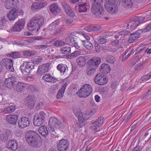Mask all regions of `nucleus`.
<instances>
[{
	"mask_svg": "<svg viewBox=\"0 0 151 151\" xmlns=\"http://www.w3.org/2000/svg\"><path fill=\"white\" fill-rule=\"evenodd\" d=\"M26 139L30 146L39 147L42 145V139L39 134L34 131H29L25 134Z\"/></svg>",
	"mask_w": 151,
	"mask_h": 151,
	"instance_id": "nucleus-1",
	"label": "nucleus"
},
{
	"mask_svg": "<svg viewBox=\"0 0 151 151\" xmlns=\"http://www.w3.org/2000/svg\"><path fill=\"white\" fill-rule=\"evenodd\" d=\"M44 24V19L43 17H34L29 21L27 25L28 29L33 32H36Z\"/></svg>",
	"mask_w": 151,
	"mask_h": 151,
	"instance_id": "nucleus-2",
	"label": "nucleus"
},
{
	"mask_svg": "<svg viewBox=\"0 0 151 151\" xmlns=\"http://www.w3.org/2000/svg\"><path fill=\"white\" fill-rule=\"evenodd\" d=\"M4 77L6 78L4 81V84L6 87L9 89L14 88L17 83V78L9 72L5 73Z\"/></svg>",
	"mask_w": 151,
	"mask_h": 151,
	"instance_id": "nucleus-3",
	"label": "nucleus"
},
{
	"mask_svg": "<svg viewBox=\"0 0 151 151\" xmlns=\"http://www.w3.org/2000/svg\"><path fill=\"white\" fill-rule=\"evenodd\" d=\"M103 9L100 4L93 3L91 7V12L95 17L97 19L103 18Z\"/></svg>",
	"mask_w": 151,
	"mask_h": 151,
	"instance_id": "nucleus-4",
	"label": "nucleus"
},
{
	"mask_svg": "<svg viewBox=\"0 0 151 151\" xmlns=\"http://www.w3.org/2000/svg\"><path fill=\"white\" fill-rule=\"evenodd\" d=\"M93 88L89 84H85L77 92V94L80 97L86 98L89 96L92 92Z\"/></svg>",
	"mask_w": 151,
	"mask_h": 151,
	"instance_id": "nucleus-5",
	"label": "nucleus"
},
{
	"mask_svg": "<svg viewBox=\"0 0 151 151\" xmlns=\"http://www.w3.org/2000/svg\"><path fill=\"white\" fill-rule=\"evenodd\" d=\"M104 6L106 10L112 14H115L118 11V7L113 0H105Z\"/></svg>",
	"mask_w": 151,
	"mask_h": 151,
	"instance_id": "nucleus-6",
	"label": "nucleus"
},
{
	"mask_svg": "<svg viewBox=\"0 0 151 151\" xmlns=\"http://www.w3.org/2000/svg\"><path fill=\"white\" fill-rule=\"evenodd\" d=\"M145 19L144 17L140 18L136 16L134 17L133 18L128 21V24H127V28H130L131 29H134Z\"/></svg>",
	"mask_w": 151,
	"mask_h": 151,
	"instance_id": "nucleus-7",
	"label": "nucleus"
},
{
	"mask_svg": "<svg viewBox=\"0 0 151 151\" xmlns=\"http://www.w3.org/2000/svg\"><path fill=\"white\" fill-rule=\"evenodd\" d=\"M35 66L32 62H24L20 68L22 73L25 75H28L32 70L35 69Z\"/></svg>",
	"mask_w": 151,
	"mask_h": 151,
	"instance_id": "nucleus-8",
	"label": "nucleus"
},
{
	"mask_svg": "<svg viewBox=\"0 0 151 151\" xmlns=\"http://www.w3.org/2000/svg\"><path fill=\"white\" fill-rule=\"evenodd\" d=\"M95 83L99 85H103L108 82V79L106 76H103L100 74H97L94 79Z\"/></svg>",
	"mask_w": 151,
	"mask_h": 151,
	"instance_id": "nucleus-9",
	"label": "nucleus"
},
{
	"mask_svg": "<svg viewBox=\"0 0 151 151\" xmlns=\"http://www.w3.org/2000/svg\"><path fill=\"white\" fill-rule=\"evenodd\" d=\"M57 147L58 151H66L69 147V143L66 139H62L59 141Z\"/></svg>",
	"mask_w": 151,
	"mask_h": 151,
	"instance_id": "nucleus-10",
	"label": "nucleus"
},
{
	"mask_svg": "<svg viewBox=\"0 0 151 151\" xmlns=\"http://www.w3.org/2000/svg\"><path fill=\"white\" fill-rule=\"evenodd\" d=\"M25 22L23 19L19 20L11 29L12 32H19L24 28L25 24Z\"/></svg>",
	"mask_w": 151,
	"mask_h": 151,
	"instance_id": "nucleus-11",
	"label": "nucleus"
},
{
	"mask_svg": "<svg viewBox=\"0 0 151 151\" xmlns=\"http://www.w3.org/2000/svg\"><path fill=\"white\" fill-rule=\"evenodd\" d=\"M58 120L55 117H51L50 118L48 122V128L50 131L53 132L55 129L58 128Z\"/></svg>",
	"mask_w": 151,
	"mask_h": 151,
	"instance_id": "nucleus-12",
	"label": "nucleus"
},
{
	"mask_svg": "<svg viewBox=\"0 0 151 151\" xmlns=\"http://www.w3.org/2000/svg\"><path fill=\"white\" fill-rule=\"evenodd\" d=\"M29 124V119L26 116L21 117L18 121V126L20 129H24L28 127Z\"/></svg>",
	"mask_w": 151,
	"mask_h": 151,
	"instance_id": "nucleus-13",
	"label": "nucleus"
},
{
	"mask_svg": "<svg viewBox=\"0 0 151 151\" xmlns=\"http://www.w3.org/2000/svg\"><path fill=\"white\" fill-rule=\"evenodd\" d=\"M3 65L6 68L11 72H13V60L9 58H5L2 59Z\"/></svg>",
	"mask_w": 151,
	"mask_h": 151,
	"instance_id": "nucleus-14",
	"label": "nucleus"
},
{
	"mask_svg": "<svg viewBox=\"0 0 151 151\" xmlns=\"http://www.w3.org/2000/svg\"><path fill=\"white\" fill-rule=\"evenodd\" d=\"M19 12L15 8L11 9L8 13V19L10 21H13L18 17Z\"/></svg>",
	"mask_w": 151,
	"mask_h": 151,
	"instance_id": "nucleus-15",
	"label": "nucleus"
},
{
	"mask_svg": "<svg viewBox=\"0 0 151 151\" xmlns=\"http://www.w3.org/2000/svg\"><path fill=\"white\" fill-rule=\"evenodd\" d=\"M12 134L11 131L8 129L5 130L3 133L0 134V140L3 142H6Z\"/></svg>",
	"mask_w": 151,
	"mask_h": 151,
	"instance_id": "nucleus-16",
	"label": "nucleus"
},
{
	"mask_svg": "<svg viewBox=\"0 0 151 151\" xmlns=\"http://www.w3.org/2000/svg\"><path fill=\"white\" fill-rule=\"evenodd\" d=\"M101 61V59L99 57L93 58L89 60L88 65L96 69L100 63Z\"/></svg>",
	"mask_w": 151,
	"mask_h": 151,
	"instance_id": "nucleus-17",
	"label": "nucleus"
},
{
	"mask_svg": "<svg viewBox=\"0 0 151 151\" xmlns=\"http://www.w3.org/2000/svg\"><path fill=\"white\" fill-rule=\"evenodd\" d=\"M104 118L103 117H99L96 121L93 122L92 124V129L96 131L99 130L100 127L103 122Z\"/></svg>",
	"mask_w": 151,
	"mask_h": 151,
	"instance_id": "nucleus-18",
	"label": "nucleus"
},
{
	"mask_svg": "<svg viewBox=\"0 0 151 151\" xmlns=\"http://www.w3.org/2000/svg\"><path fill=\"white\" fill-rule=\"evenodd\" d=\"M49 65L48 64H44L39 66L38 69L37 73L38 75H42L47 72L48 70Z\"/></svg>",
	"mask_w": 151,
	"mask_h": 151,
	"instance_id": "nucleus-19",
	"label": "nucleus"
},
{
	"mask_svg": "<svg viewBox=\"0 0 151 151\" xmlns=\"http://www.w3.org/2000/svg\"><path fill=\"white\" fill-rule=\"evenodd\" d=\"M18 116L17 115H11L7 116L6 119L9 124L15 125L17 124Z\"/></svg>",
	"mask_w": 151,
	"mask_h": 151,
	"instance_id": "nucleus-20",
	"label": "nucleus"
},
{
	"mask_svg": "<svg viewBox=\"0 0 151 151\" xmlns=\"http://www.w3.org/2000/svg\"><path fill=\"white\" fill-rule=\"evenodd\" d=\"M73 111L76 116L78 118L79 121H85L86 118L85 117V114H82L81 110L79 108H76L73 110Z\"/></svg>",
	"mask_w": 151,
	"mask_h": 151,
	"instance_id": "nucleus-21",
	"label": "nucleus"
},
{
	"mask_svg": "<svg viewBox=\"0 0 151 151\" xmlns=\"http://www.w3.org/2000/svg\"><path fill=\"white\" fill-rule=\"evenodd\" d=\"M50 10L53 14H56L60 12V9L56 4H54L49 6Z\"/></svg>",
	"mask_w": 151,
	"mask_h": 151,
	"instance_id": "nucleus-22",
	"label": "nucleus"
},
{
	"mask_svg": "<svg viewBox=\"0 0 151 151\" xmlns=\"http://www.w3.org/2000/svg\"><path fill=\"white\" fill-rule=\"evenodd\" d=\"M7 147L13 150H15L18 147L17 143L15 140H9L7 145Z\"/></svg>",
	"mask_w": 151,
	"mask_h": 151,
	"instance_id": "nucleus-23",
	"label": "nucleus"
},
{
	"mask_svg": "<svg viewBox=\"0 0 151 151\" xmlns=\"http://www.w3.org/2000/svg\"><path fill=\"white\" fill-rule=\"evenodd\" d=\"M39 133L44 137H45L49 134L48 131L46 126H42L39 128Z\"/></svg>",
	"mask_w": 151,
	"mask_h": 151,
	"instance_id": "nucleus-24",
	"label": "nucleus"
},
{
	"mask_svg": "<svg viewBox=\"0 0 151 151\" xmlns=\"http://www.w3.org/2000/svg\"><path fill=\"white\" fill-rule=\"evenodd\" d=\"M34 97L31 96H28L26 99V105L30 108H33L34 106Z\"/></svg>",
	"mask_w": 151,
	"mask_h": 151,
	"instance_id": "nucleus-25",
	"label": "nucleus"
},
{
	"mask_svg": "<svg viewBox=\"0 0 151 151\" xmlns=\"http://www.w3.org/2000/svg\"><path fill=\"white\" fill-rule=\"evenodd\" d=\"M42 78L45 81L49 82L54 83L57 81L56 79L53 77L49 74H46L42 77Z\"/></svg>",
	"mask_w": 151,
	"mask_h": 151,
	"instance_id": "nucleus-26",
	"label": "nucleus"
},
{
	"mask_svg": "<svg viewBox=\"0 0 151 151\" xmlns=\"http://www.w3.org/2000/svg\"><path fill=\"white\" fill-rule=\"evenodd\" d=\"M100 71L104 73L107 74L109 73L111 70L109 66L105 63L102 64L100 68Z\"/></svg>",
	"mask_w": 151,
	"mask_h": 151,
	"instance_id": "nucleus-27",
	"label": "nucleus"
},
{
	"mask_svg": "<svg viewBox=\"0 0 151 151\" xmlns=\"http://www.w3.org/2000/svg\"><path fill=\"white\" fill-rule=\"evenodd\" d=\"M77 64L81 67L85 66L86 63V59L83 56H80L77 58L76 59Z\"/></svg>",
	"mask_w": 151,
	"mask_h": 151,
	"instance_id": "nucleus-28",
	"label": "nucleus"
},
{
	"mask_svg": "<svg viewBox=\"0 0 151 151\" xmlns=\"http://www.w3.org/2000/svg\"><path fill=\"white\" fill-rule=\"evenodd\" d=\"M44 121L40 119L37 115L34 117V124L35 126H40L44 122Z\"/></svg>",
	"mask_w": 151,
	"mask_h": 151,
	"instance_id": "nucleus-29",
	"label": "nucleus"
},
{
	"mask_svg": "<svg viewBox=\"0 0 151 151\" xmlns=\"http://www.w3.org/2000/svg\"><path fill=\"white\" fill-rule=\"evenodd\" d=\"M24 88L25 84L24 83L19 82L14 88V90L17 92H20L24 91Z\"/></svg>",
	"mask_w": 151,
	"mask_h": 151,
	"instance_id": "nucleus-30",
	"label": "nucleus"
},
{
	"mask_svg": "<svg viewBox=\"0 0 151 151\" xmlns=\"http://www.w3.org/2000/svg\"><path fill=\"white\" fill-rule=\"evenodd\" d=\"M76 40L77 39L76 38L71 37L70 40V41L68 42H66V44H68L70 45H72L75 47L76 48L78 49V48L80 47V46L78 44Z\"/></svg>",
	"mask_w": 151,
	"mask_h": 151,
	"instance_id": "nucleus-31",
	"label": "nucleus"
},
{
	"mask_svg": "<svg viewBox=\"0 0 151 151\" xmlns=\"http://www.w3.org/2000/svg\"><path fill=\"white\" fill-rule=\"evenodd\" d=\"M60 20L57 19L51 24L49 26V29L50 30H55L59 26L60 24Z\"/></svg>",
	"mask_w": 151,
	"mask_h": 151,
	"instance_id": "nucleus-32",
	"label": "nucleus"
},
{
	"mask_svg": "<svg viewBox=\"0 0 151 151\" xmlns=\"http://www.w3.org/2000/svg\"><path fill=\"white\" fill-rule=\"evenodd\" d=\"M85 124V121H79V122H76L74 127V130L76 132L78 131L80 128L84 126Z\"/></svg>",
	"mask_w": 151,
	"mask_h": 151,
	"instance_id": "nucleus-33",
	"label": "nucleus"
},
{
	"mask_svg": "<svg viewBox=\"0 0 151 151\" xmlns=\"http://www.w3.org/2000/svg\"><path fill=\"white\" fill-rule=\"evenodd\" d=\"M66 86V83L63 85L61 89L59 91L57 95V98L58 99H60L63 96V94L64 92Z\"/></svg>",
	"mask_w": 151,
	"mask_h": 151,
	"instance_id": "nucleus-34",
	"label": "nucleus"
},
{
	"mask_svg": "<svg viewBox=\"0 0 151 151\" xmlns=\"http://www.w3.org/2000/svg\"><path fill=\"white\" fill-rule=\"evenodd\" d=\"M57 68L61 73H64L68 70L67 66L66 65L62 64H58L57 66Z\"/></svg>",
	"mask_w": 151,
	"mask_h": 151,
	"instance_id": "nucleus-35",
	"label": "nucleus"
},
{
	"mask_svg": "<svg viewBox=\"0 0 151 151\" xmlns=\"http://www.w3.org/2000/svg\"><path fill=\"white\" fill-rule=\"evenodd\" d=\"M78 7V11L79 13L86 12L87 11V8L86 3L79 4Z\"/></svg>",
	"mask_w": 151,
	"mask_h": 151,
	"instance_id": "nucleus-36",
	"label": "nucleus"
},
{
	"mask_svg": "<svg viewBox=\"0 0 151 151\" xmlns=\"http://www.w3.org/2000/svg\"><path fill=\"white\" fill-rule=\"evenodd\" d=\"M82 42L83 46L88 50H91L93 49V46L91 42L88 41L83 40Z\"/></svg>",
	"mask_w": 151,
	"mask_h": 151,
	"instance_id": "nucleus-37",
	"label": "nucleus"
},
{
	"mask_svg": "<svg viewBox=\"0 0 151 151\" xmlns=\"http://www.w3.org/2000/svg\"><path fill=\"white\" fill-rule=\"evenodd\" d=\"M16 107L14 106H9L3 110V113L5 114H9L14 111Z\"/></svg>",
	"mask_w": 151,
	"mask_h": 151,
	"instance_id": "nucleus-38",
	"label": "nucleus"
},
{
	"mask_svg": "<svg viewBox=\"0 0 151 151\" xmlns=\"http://www.w3.org/2000/svg\"><path fill=\"white\" fill-rule=\"evenodd\" d=\"M123 6L126 8H131L133 5L131 0H121Z\"/></svg>",
	"mask_w": 151,
	"mask_h": 151,
	"instance_id": "nucleus-39",
	"label": "nucleus"
},
{
	"mask_svg": "<svg viewBox=\"0 0 151 151\" xmlns=\"http://www.w3.org/2000/svg\"><path fill=\"white\" fill-rule=\"evenodd\" d=\"M96 68L88 65L86 70L87 74L89 76H91L94 74L95 72Z\"/></svg>",
	"mask_w": 151,
	"mask_h": 151,
	"instance_id": "nucleus-40",
	"label": "nucleus"
},
{
	"mask_svg": "<svg viewBox=\"0 0 151 151\" xmlns=\"http://www.w3.org/2000/svg\"><path fill=\"white\" fill-rule=\"evenodd\" d=\"M138 38V36L136 35L134 33H132L129 38L128 43L130 44L133 43Z\"/></svg>",
	"mask_w": 151,
	"mask_h": 151,
	"instance_id": "nucleus-41",
	"label": "nucleus"
},
{
	"mask_svg": "<svg viewBox=\"0 0 151 151\" xmlns=\"http://www.w3.org/2000/svg\"><path fill=\"white\" fill-rule=\"evenodd\" d=\"M42 45L35 46V48L36 49H41L43 50L45 49L47 47V42L46 41H43L42 43Z\"/></svg>",
	"mask_w": 151,
	"mask_h": 151,
	"instance_id": "nucleus-42",
	"label": "nucleus"
},
{
	"mask_svg": "<svg viewBox=\"0 0 151 151\" xmlns=\"http://www.w3.org/2000/svg\"><path fill=\"white\" fill-rule=\"evenodd\" d=\"M60 50L62 54H68L71 52L70 47H63L60 49Z\"/></svg>",
	"mask_w": 151,
	"mask_h": 151,
	"instance_id": "nucleus-43",
	"label": "nucleus"
},
{
	"mask_svg": "<svg viewBox=\"0 0 151 151\" xmlns=\"http://www.w3.org/2000/svg\"><path fill=\"white\" fill-rule=\"evenodd\" d=\"M7 55L8 57L13 58H16L20 57L19 53L18 52H13L11 53L8 54Z\"/></svg>",
	"mask_w": 151,
	"mask_h": 151,
	"instance_id": "nucleus-44",
	"label": "nucleus"
},
{
	"mask_svg": "<svg viewBox=\"0 0 151 151\" xmlns=\"http://www.w3.org/2000/svg\"><path fill=\"white\" fill-rule=\"evenodd\" d=\"M66 44L65 42L61 40H57L54 42L53 44L56 47H61L63 46Z\"/></svg>",
	"mask_w": 151,
	"mask_h": 151,
	"instance_id": "nucleus-45",
	"label": "nucleus"
},
{
	"mask_svg": "<svg viewBox=\"0 0 151 151\" xmlns=\"http://www.w3.org/2000/svg\"><path fill=\"white\" fill-rule=\"evenodd\" d=\"M81 53V52L80 51H75L73 52L69 55L68 56L69 58H70L71 59L73 58L77 57L80 55Z\"/></svg>",
	"mask_w": 151,
	"mask_h": 151,
	"instance_id": "nucleus-46",
	"label": "nucleus"
},
{
	"mask_svg": "<svg viewBox=\"0 0 151 151\" xmlns=\"http://www.w3.org/2000/svg\"><path fill=\"white\" fill-rule=\"evenodd\" d=\"M37 116L44 122L47 118V114L43 111L40 112Z\"/></svg>",
	"mask_w": 151,
	"mask_h": 151,
	"instance_id": "nucleus-47",
	"label": "nucleus"
},
{
	"mask_svg": "<svg viewBox=\"0 0 151 151\" xmlns=\"http://www.w3.org/2000/svg\"><path fill=\"white\" fill-rule=\"evenodd\" d=\"M106 60L107 62L113 64L114 63L115 59L112 55H108L106 57Z\"/></svg>",
	"mask_w": 151,
	"mask_h": 151,
	"instance_id": "nucleus-48",
	"label": "nucleus"
},
{
	"mask_svg": "<svg viewBox=\"0 0 151 151\" xmlns=\"http://www.w3.org/2000/svg\"><path fill=\"white\" fill-rule=\"evenodd\" d=\"M24 56L26 57L31 56L35 55V52L31 51H24L23 52Z\"/></svg>",
	"mask_w": 151,
	"mask_h": 151,
	"instance_id": "nucleus-49",
	"label": "nucleus"
},
{
	"mask_svg": "<svg viewBox=\"0 0 151 151\" xmlns=\"http://www.w3.org/2000/svg\"><path fill=\"white\" fill-rule=\"evenodd\" d=\"M31 8L33 10H35L37 9H40V6L38 3H33L31 6Z\"/></svg>",
	"mask_w": 151,
	"mask_h": 151,
	"instance_id": "nucleus-50",
	"label": "nucleus"
},
{
	"mask_svg": "<svg viewBox=\"0 0 151 151\" xmlns=\"http://www.w3.org/2000/svg\"><path fill=\"white\" fill-rule=\"evenodd\" d=\"M42 61V57L40 56L37 57L33 61V62H32L34 63H35L37 64H38L40 63Z\"/></svg>",
	"mask_w": 151,
	"mask_h": 151,
	"instance_id": "nucleus-51",
	"label": "nucleus"
},
{
	"mask_svg": "<svg viewBox=\"0 0 151 151\" xmlns=\"http://www.w3.org/2000/svg\"><path fill=\"white\" fill-rule=\"evenodd\" d=\"M58 129L63 128L65 125V122L63 120H61L60 121H58Z\"/></svg>",
	"mask_w": 151,
	"mask_h": 151,
	"instance_id": "nucleus-52",
	"label": "nucleus"
},
{
	"mask_svg": "<svg viewBox=\"0 0 151 151\" xmlns=\"http://www.w3.org/2000/svg\"><path fill=\"white\" fill-rule=\"evenodd\" d=\"M130 34V32L129 31L126 30H124L123 31H120L119 32V34L120 35H127Z\"/></svg>",
	"mask_w": 151,
	"mask_h": 151,
	"instance_id": "nucleus-53",
	"label": "nucleus"
},
{
	"mask_svg": "<svg viewBox=\"0 0 151 151\" xmlns=\"http://www.w3.org/2000/svg\"><path fill=\"white\" fill-rule=\"evenodd\" d=\"M151 78V74H147L143 76L141 78V79L143 81H146L147 80Z\"/></svg>",
	"mask_w": 151,
	"mask_h": 151,
	"instance_id": "nucleus-54",
	"label": "nucleus"
},
{
	"mask_svg": "<svg viewBox=\"0 0 151 151\" xmlns=\"http://www.w3.org/2000/svg\"><path fill=\"white\" fill-rule=\"evenodd\" d=\"M107 41V40L104 37H101L98 40V42L101 44H104Z\"/></svg>",
	"mask_w": 151,
	"mask_h": 151,
	"instance_id": "nucleus-55",
	"label": "nucleus"
},
{
	"mask_svg": "<svg viewBox=\"0 0 151 151\" xmlns=\"http://www.w3.org/2000/svg\"><path fill=\"white\" fill-rule=\"evenodd\" d=\"M118 83L116 80H114L111 83V87L112 89H115L117 86Z\"/></svg>",
	"mask_w": 151,
	"mask_h": 151,
	"instance_id": "nucleus-56",
	"label": "nucleus"
},
{
	"mask_svg": "<svg viewBox=\"0 0 151 151\" xmlns=\"http://www.w3.org/2000/svg\"><path fill=\"white\" fill-rule=\"evenodd\" d=\"M5 6L6 8L8 9L14 7V6L12 4V3H11V2L10 1L9 2L6 3L5 4Z\"/></svg>",
	"mask_w": 151,
	"mask_h": 151,
	"instance_id": "nucleus-57",
	"label": "nucleus"
},
{
	"mask_svg": "<svg viewBox=\"0 0 151 151\" xmlns=\"http://www.w3.org/2000/svg\"><path fill=\"white\" fill-rule=\"evenodd\" d=\"M68 16L73 17L75 16V13L70 9L68 10V12H66Z\"/></svg>",
	"mask_w": 151,
	"mask_h": 151,
	"instance_id": "nucleus-58",
	"label": "nucleus"
},
{
	"mask_svg": "<svg viewBox=\"0 0 151 151\" xmlns=\"http://www.w3.org/2000/svg\"><path fill=\"white\" fill-rule=\"evenodd\" d=\"M142 63H139L137 64L134 67V70L135 71L139 69H140L141 67H143Z\"/></svg>",
	"mask_w": 151,
	"mask_h": 151,
	"instance_id": "nucleus-59",
	"label": "nucleus"
},
{
	"mask_svg": "<svg viewBox=\"0 0 151 151\" xmlns=\"http://www.w3.org/2000/svg\"><path fill=\"white\" fill-rule=\"evenodd\" d=\"M151 29V23L147 25L145 28L143 29V31L145 32H147L149 31L150 29Z\"/></svg>",
	"mask_w": 151,
	"mask_h": 151,
	"instance_id": "nucleus-60",
	"label": "nucleus"
},
{
	"mask_svg": "<svg viewBox=\"0 0 151 151\" xmlns=\"http://www.w3.org/2000/svg\"><path fill=\"white\" fill-rule=\"evenodd\" d=\"M29 90L32 92L36 91V88L35 86L33 85H30L29 87Z\"/></svg>",
	"mask_w": 151,
	"mask_h": 151,
	"instance_id": "nucleus-61",
	"label": "nucleus"
},
{
	"mask_svg": "<svg viewBox=\"0 0 151 151\" xmlns=\"http://www.w3.org/2000/svg\"><path fill=\"white\" fill-rule=\"evenodd\" d=\"M143 31V29L142 30L138 29L134 33L136 35L138 36V38H139L140 36V35L141 34L142 32Z\"/></svg>",
	"mask_w": 151,
	"mask_h": 151,
	"instance_id": "nucleus-62",
	"label": "nucleus"
},
{
	"mask_svg": "<svg viewBox=\"0 0 151 151\" xmlns=\"http://www.w3.org/2000/svg\"><path fill=\"white\" fill-rule=\"evenodd\" d=\"M10 1L11 2V3H12V4L14 7L16 6L19 2L18 0H10Z\"/></svg>",
	"mask_w": 151,
	"mask_h": 151,
	"instance_id": "nucleus-63",
	"label": "nucleus"
},
{
	"mask_svg": "<svg viewBox=\"0 0 151 151\" xmlns=\"http://www.w3.org/2000/svg\"><path fill=\"white\" fill-rule=\"evenodd\" d=\"M7 21L5 18L3 17L0 20V24L1 25H3Z\"/></svg>",
	"mask_w": 151,
	"mask_h": 151,
	"instance_id": "nucleus-64",
	"label": "nucleus"
}]
</instances>
